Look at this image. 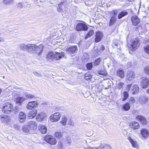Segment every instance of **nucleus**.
<instances>
[{
  "instance_id": "c03bdc74",
  "label": "nucleus",
  "mask_w": 149,
  "mask_h": 149,
  "mask_svg": "<svg viewBox=\"0 0 149 149\" xmlns=\"http://www.w3.org/2000/svg\"><path fill=\"white\" fill-rule=\"evenodd\" d=\"M63 2H61L58 5V7L57 8V10L58 12H60L62 10V5Z\"/></svg>"
},
{
  "instance_id": "4468645a",
  "label": "nucleus",
  "mask_w": 149,
  "mask_h": 149,
  "mask_svg": "<svg viewBox=\"0 0 149 149\" xmlns=\"http://www.w3.org/2000/svg\"><path fill=\"white\" fill-rule=\"evenodd\" d=\"M30 45L31 44H30L27 45H26L24 44H20L19 46V47L20 49L22 50H24L26 49V50L29 52L30 47Z\"/></svg>"
},
{
  "instance_id": "423d86ee",
  "label": "nucleus",
  "mask_w": 149,
  "mask_h": 149,
  "mask_svg": "<svg viewBox=\"0 0 149 149\" xmlns=\"http://www.w3.org/2000/svg\"><path fill=\"white\" fill-rule=\"evenodd\" d=\"M39 105L38 102L37 101H32L29 102L27 104L26 108L29 109H31L35 108Z\"/></svg>"
},
{
  "instance_id": "79ce46f5",
  "label": "nucleus",
  "mask_w": 149,
  "mask_h": 149,
  "mask_svg": "<svg viewBox=\"0 0 149 149\" xmlns=\"http://www.w3.org/2000/svg\"><path fill=\"white\" fill-rule=\"evenodd\" d=\"M100 148L101 149H107L108 148H110L109 145L107 144L101 145L100 146Z\"/></svg>"
},
{
  "instance_id": "c756f323",
  "label": "nucleus",
  "mask_w": 149,
  "mask_h": 149,
  "mask_svg": "<svg viewBox=\"0 0 149 149\" xmlns=\"http://www.w3.org/2000/svg\"><path fill=\"white\" fill-rule=\"evenodd\" d=\"M24 94L26 99H33L35 97L34 95L29 94L27 92H25Z\"/></svg>"
},
{
  "instance_id": "2f4dec72",
  "label": "nucleus",
  "mask_w": 149,
  "mask_h": 149,
  "mask_svg": "<svg viewBox=\"0 0 149 149\" xmlns=\"http://www.w3.org/2000/svg\"><path fill=\"white\" fill-rule=\"evenodd\" d=\"M67 120V118L66 116H63L62 117L60 123L63 125H66Z\"/></svg>"
},
{
  "instance_id": "1a4fd4ad",
  "label": "nucleus",
  "mask_w": 149,
  "mask_h": 149,
  "mask_svg": "<svg viewBox=\"0 0 149 149\" xmlns=\"http://www.w3.org/2000/svg\"><path fill=\"white\" fill-rule=\"evenodd\" d=\"M95 35V41L96 42L100 41L103 36V33L99 31L96 33Z\"/></svg>"
},
{
  "instance_id": "4c0bfd02",
  "label": "nucleus",
  "mask_w": 149,
  "mask_h": 149,
  "mask_svg": "<svg viewBox=\"0 0 149 149\" xmlns=\"http://www.w3.org/2000/svg\"><path fill=\"white\" fill-rule=\"evenodd\" d=\"M116 17H111L110 21L109 26L113 25L116 20Z\"/></svg>"
},
{
  "instance_id": "8fccbe9b",
  "label": "nucleus",
  "mask_w": 149,
  "mask_h": 149,
  "mask_svg": "<svg viewBox=\"0 0 149 149\" xmlns=\"http://www.w3.org/2000/svg\"><path fill=\"white\" fill-rule=\"evenodd\" d=\"M144 50L145 52L149 54V46H146L144 48Z\"/></svg>"
},
{
  "instance_id": "603ef678",
  "label": "nucleus",
  "mask_w": 149,
  "mask_h": 149,
  "mask_svg": "<svg viewBox=\"0 0 149 149\" xmlns=\"http://www.w3.org/2000/svg\"><path fill=\"white\" fill-rule=\"evenodd\" d=\"M63 143L61 142H59L58 144V147L59 148H60L61 149H62V148L63 147Z\"/></svg>"
},
{
  "instance_id": "ea45409f",
  "label": "nucleus",
  "mask_w": 149,
  "mask_h": 149,
  "mask_svg": "<svg viewBox=\"0 0 149 149\" xmlns=\"http://www.w3.org/2000/svg\"><path fill=\"white\" fill-rule=\"evenodd\" d=\"M118 13V11L116 10H115L111 12V17H116Z\"/></svg>"
},
{
  "instance_id": "b1692460",
  "label": "nucleus",
  "mask_w": 149,
  "mask_h": 149,
  "mask_svg": "<svg viewBox=\"0 0 149 149\" xmlns=\"http://www.w3.org/2000/svg\"><path fill=\"white\" fill-rule=\"evenodd\" d=\"M136 118L139 120L142 124H146V120L144 117L141 116H138L136 117Z\"/></svg>"
},
{
  "instance_id": "c85d7f7f",
  "label": "nucleus",
  "mask_w": 149,
  "mask_h": 149,
  "mask_svg": "<svg viewBox=\"0 0 149 149\" xmlns=\"http://www.w3.org/2000/svg\"><path fill=\"white\" fill-rule=\"evenodd\" d=\"M128 13L127 12L125 11H123L120 13L118 15V18L120 19L126 15L128 14Z\"/></svg>"
},
{
  "instance_id": "f257e3e1",
  "label": "nucleus",
  "mask_w": 149,
  "mask_h": 149,
  "mask_svg": "<svg viewBox=\"0 0 149 149\" xmlns=\"http://www.w3.org/2000/svg\"><path fill=\"white\" fill-rule=\"evenodd\" d=\"M44 47L42 45L38 46L33 44H31L29 52L40 55L42 52Z\"/></svg>"
},
{
  "instance_id": "20e7f679",
  "label": "nucleus",
  "mask_w": 149,
  "mask_h": 149,
  "mask_svg": "<svg viewBox=\"0 0 149 149\" xmlns=\"http://www.w3.org/2000/svg\"><path fill=\"white\" fill-rule=\"evenodd\" d=\"M61 115L58 112H56L52 114L50 116V119L52 122H56L59 120Z\"/></svg>"
},
{
  "instance_id": "393cba45",
  "label": "nucleus",
  "mask_w": 149,
  "mask_h": 149,
  "mask_svg": "<svg viewBox=\"0 0 149 149\" xmlns=\"http://www.w3.org/2000/svg\"><path fill=\"white\" fill-rule=\"evenodd\" d=\"M128 139L131 144L132 146L135 148H137L138 145L136 141H134L131 137H129Z\"/></svg>"
},
{
  "instance_id": "6e6d98bb",
  "label": "nucleus",
  "mask_w": 149,
  "mask_h": 149,
  "mask_svg": "<svg viewBox=\"0 0 149 149\" xmlns=\"http://www.w3.org/2000/svg\"><path fill=\"white\" fill-rule=\"evenodd\" d=\"M130 102L132 103H133L135 102V99L134 98L131 97L130 99Z\"/></svg>"
},
{
  "instance_id": "4be33fe9",
  "label": "nucleus",
  "mask_w": 149,
  "mask_h": 149,
  "mask_svg": "<svg viewBox=\"0 0 149 149\" xmlns=\"http://www.w3.org/2000/svg\"><path fill=\"white\" fill-rule=\"evenodd\" d=\"M1 120L2 123H3L6 124H8L10 123V117L8 116H2L1 118Z\"/></svg>"
},
{
  "instance_id": "9d476101",
  "label": "nucleus",
  "mask_w": 149,
  "mask_h": 149,
  "mask_svg": "<svg viewBox=\"0 0 149 149\" xmlns=\"http://www.w3.org/2000/svg\"><path fill=\"white\" fill-rule=\"evenodd\" d=\"M141 85L143 88H147L149 85L148 79L147 78H142L141 81Z\"/></svg>"
},
{
  "instance_id": "f3484780",
  "label": "nucleus",
  "mask_w": 149,
  "mask_h": 149,
  "mask_svg": "<svg viewBox=\"0 0 149 149\" xmlns=\"http://www.w3.org/2000/svg\"><path fill=\"white\" fill-rule=\"evenodd\" d=\"M37 113V110L34 109L30 111L28 113V117L29 119H32L35 117Z\"/></svg>"
},
{
  "instance_id": "412c9836",
  "label": "nucleus",
  "mask_w": 149,
  "mask_h": 149,
  "mask_svg": "<svg viewBox=\"0 0 149 149\" xmlns=\"http://www.w3.org/2000/svg\"><path fill=\"white\" fill-rule=\"evenodd\" d=\"M38 129L40 132L43 134H45L47 131L46 127L42 124H40L39 125Z\"/></svg>"
},
{
  "instance_id": "09e8293b",
  "label": "nucleus",
  "mask_w": 149,
  "mask_h": 149,
  "mask_svg": "<svg viewBox=\"0 0 149 149\" xmlns=\"http://www.w3.org/2000/svg\"><path fill=\"white\" fill-rule=\"evenodd\" d=\"M144 72L146 74H149V66H146L145 68Z\"/></svg>"
},
{
  "instance_id": "864d4df0",
  "label": "nucleus",
  "mask_w": 149,
  "mask_h": 149,
  "mask_svg": "<svg viewBox=\"0 0 149 149\" xmlns=\"http://www.w3.org/2000/svg\"><path fill=\"white\" fill-rule=\"evenodd\" d=\"M65 139L66 141H70L71 138L69 136L67 135L65 137Z\"/></svg>"
},
{
  "instance_id": "a18cd8bd",
  "label": "nucleus",
  "mask_w": 149,
  "mask_h": 149,
  "mask_svg": "<svg viewBox=\"0 0 149 149\" xmlns=\"http://www.w3.org/2000/svg\"><path fill=\"white\" fill-rule=\"evenodd\" d=\"M101 61V58H99L96 60L94 62V65L95 66L98 65L100 63Z\"/></svg>"
},
{
  "instance_id": "f8f14e48",
  "label": "nucleus",
  "mask_w": 149,
  "mask_h": 149,
  "mask_svg": "<svg viewBox=\"0 0 149 149\" xmlns=\"http://www.w3.org/2000/svg\"><path fill=\"white\" fill-rule=\"evenodd\" d=\"M139 40L136 39L132 42L131 44L132 49L133 50H135L139 47Z\"/></svg>"
},
{
  "instance_id": "5fc2aeb1",
  "label": "nucleus",
  "mask_w": 149,
  "mask_h": 149,
  "mask_svg": "<svg viewBox=\"0 0 149 149\" xmlns=\"http://www.w3.org/2000/svg\"><path fill=\"white\" fill-rule=\"evenodd\" d=\"M33 74L37 76L40 77L41 76V75L40 74H39L36 72H33Z\"/></svg>"
},
{
  "instance_id": "7ed1b4c3",
  "label": "nucleus",
  "mask_w": 149,
  "mask_h": 149,
  "mask_svg": "<svg viewBox=\"0 0 149 149\" xmlns=\"http://www.w3.org/2000/svg\"><path fill=\"white\" fill-rule=\"evenodd\" d=\"M44 139L46 142L51 145H55L57 143L56 139L52 136H47L45 137Z\"/></svg>"
},
{
  "instance_id": "2eb2a0df",
  "label": "nucleus",
  "mask_w": 149,
  "mask_h": 149,
  "mask_svg": "<svg viewBox=\"0 0 149 149\" xmlns=\"http://www.w3.org/2000/svg\"><path fill=\"white\" fill-rule=\"evenodd\" d=\"M54 53L55 60L60 59L62 57H63L65 55V54L64 52L58 53L55 52Z\"/></svg>"
},
{
  "instance_id": "37998d69",
  "label": "nucleus",
  "mask_w": 149,
  "mask_h": 149,
  "mask_svg": "<svg viewBox=\"0 0 149 149\" xmlns=\"http://www.w3.org/2000/svg\"><path fill=\"white\" fill-rule=\"evenodd\" d=\"M23 130L24 132H28L29 131L30 129L29 128L28 126L24 125L23 126Z\"/></svg>"
},
{
  "instance_id": "bb28decb",
  "label": "nucleus",
  "mask_w": 149,
  "mask_h": 149,
  "mask_svg": "<svg viewBox=\"0 0 149 149\" xmlns=\"http://www.w3.org/2000/svg\"><path fill=\"white\" fill-rule=\"evenodd\" d=\"M148 98L145 97H140L139 100L141 104H143L147 102L148 101Z\"/></svg>"
},
{
  "instance_id": "5701e85b",
  "label": "nucleus",
  "mask_w": 149,
  "mask_h": 149,
  "mask_svg": "<svg viewBox=\"0 0 149 149\" xmlns=\"http://www.w3.org/2000/svg\"><path fill=\"white\" fill-rule=\"evenodd\" d=\"M141 131V134L143 138H146L148 136L149 133L147 129H143Z\"/></svg>"
},
{
  "instance_id": "6e6552de",
  "label": "nucleus",
  "mask_w": 149,
  "mask_h": 149,
  "mask_svg": "<svg viewBox=\"0 0 149 149\" xmlns=\"http://www.w3.org/2000/svg\"><path fill=\"white\" fill-rule=\"evenodd\" d=\"M77 47L75 46H74L67 48L66 51L68 54H70L72 56H73L72 54L75 53L77 52Z\"/></svg>"
},
{
  "instance_id": "0eeeda50",
  "label": "nucleus",
  "mask_w": 149,
  "mask_h": 149,
  "mask_svg": "<svg viewBox=\"0 0 149 149\" xmlns=\"http://www.w3.org/2000/svg\"><path fill=\"white\" fill-rule=\"evenodd\" d=\"M28 125L30 130L35 131L37 129V124L35 121L29 122Z\"/></svg>"
},
{
  "instance_id": "de8ad7c7",
  "label": "nucleus",
  "mask_w": 149,
  "mask_h": 149,
  "mask_svg": "<svg viewBox=\"0 0 149 149\" xmlns=\"http://www.w3.org/2000/svg\"><path fill=\"white\" fill-rule=\"evenodd\" d=\"M86 66L88 70H91L92 68L93 65L91 63H90L87 64Z\"/></svg>"
},
{
  "instance_id": "6ab92c4d",
  "label": "nucleus",
  "mask_w": 149,
  "mask_h": 149,
  "mask_svg": "<svg viewBox=\"0 0 149 149\" xmlns=\"http://www.w3.org/2000/svg\"><path fill=\"white\" fill-rule=\"evenodd\" d=\"M135 77V74L132 71H129L127 72V77L129 80H132Z\"/></svg>"
},
{
  "instance_id": "bf43d9fd",
  "label": "nucleus",
  "mask_w": 149,
  "mask_h": 149,
  "mask_svg": "<svg viewBox=\"0 0 149 149\" xmlns=\"http://www.w3.org/2000/svg\"><path fill=\"white\" fill-rule=\"evenodd\" d=\"M4 40L3 38L2 37H0V42H4Z\"/></svg>"
},
{
  "instance_id": "49530a36",
  "label": "nucleus",
  "mask_w": 149,
  "mask_h": 149,
  "mask_svg": "<svg viewBox=\"0 0 149 149\" xmlns=\"http://www.w3.org/2000/svg\"><path fill=\"white\" fill-rule=\"evenodd\" d=\"M123 83L119 82L116 85V87L117 88L120 89L123 87Z\"/></svg>"
},
{
  "instance_id": "aec40b11",
  "label": "nucleus",
  "mask_w": 149,
  "mask_h": 149,
  "mask_svg": "<svg viewBox=\"0 0 149 149\" xmlns=\"http://www.w3.org/2000/svg\"><path fill=\"white\" fill-rule=\"evenodd\" d=\"M18 118L20 121L21 122H24L26 119V115L24 112H20L19 114Z\"/></svg>"
},
{
  "instance_id": "58836bf2",
  "label": "nucleus",
  "mask_w": 149,
  "mask_h": 149,
  "mask_svg": "<svg viewBox=\"0 0 149 149\" xmlns=\"http://www.w3.org/2000/svg\"><path fill=\"white\" fill-rule=\"evenodd\" d=\"M119 45L118 43V40L116 39H115L113 41V43L112 44L113 47L114 48H116Z\"/></svg>"
},
{
  "instance_id": "473e14b6",
  "label": "nucleus",
  "mask_w": 149,
  "mask_h": 149,
  "mask_svg": "<svg viewBox=\"0 0 149 149\" xmlns=\"http://www.w3.org/2000/svg\"><path fill=\"white\" fill-rule=\"evenodd\" d=\"M26 99L24 97H19L17 98L16 102L17 103H19L20 104H21V102L24 101Z\"/></svg>"
},
{
  "instance_id": "9b49d317",
  "label": "nucleus",
  "mask_w": 149,
  "mask_h": 149,
  "mask_svg": "<svg viewBox=\"0 0 149 149\" xmlns=\"http://www.w3.org/2000/svg\"><path fill=\"white\" fill-rule=\"evenodd\" d=\"M131 20L133 25L134 26L137 25L140 22V19L136 15L132 16Z\"/></svg>"
},
{
  "instance_id": "680f3d73",
  "label": "nucleus",
  "mask_w": 149,
  "mask_h": 149,
  "mask_svg": "<svg viewBox=\"0 0 149 149\" xmlns=\"http://www.w3.org/2000/svg\"><path fill=\"white\" fill-rule=\"evenodd\" d=\"M104 49V47L103 46H102V50H103Z\"/></svg>"
},
{
  "instance_id": "4d7b16f0",
  "label": "nucleus",
  "mask_w": 149,
  "mask_h": 149,
  "mask_svg": "<svg viewBox=\"0 0 149 149\" xmlns=\"http://www.w3.org/2000/svg\"><path fill=\"white\" fill-rule=\"evenodd\" d=\"M69 124L70 125L74 126V123L72 120H70L69 121Z\"/></svg>"
},
{
  "instance_id": "f704fd0d",
  "label": "nucleus",
  "mask_w": 149,
  "mask_h": 149,
  "mask_svg": "<svg viewBox=\"0 0 149 149\" xmlns=\"http://www.w3.org/2000/svg\"><path fill=\"white\" fill-rule=\"evenodd\" d=\"M94 33V32L93 31V30H91L89 31L86 36L85 37V39H87L90 37L93 36Z\"/></svg>"
},
{
  "instance_id": "7c9ffc66",
  "label": "nucleus",
  "mask_w": 149,
  "mask_h": 149,
  "mask_svg": "<svg viewBox=\"0 0 149 149\" xmlns=\"http://www.w3.org/2000/svg\"><path fill=\"white\" fill-rule=\"evenodd\" d=\"M82 59V61L83 62H87L89 60V56L87 53H84Z\"/></svg>"
},
{
  "instance_id": "72a5a7b5",
  "label": "nucleus",
  "mask_w": 149,
  "mask_h": 149,
  "mask_svg": "<svg viewBox=\"0 0 149 149\" xmlns=\"http://www.w3.org/2000/svg\"><path fill=\"white\" fill-rule=\"evenodd\" d=\"M123 109L125 111L129 110L130 109V106L128 103H127L123 106Z\"/></svg>"
},
{
  "instance_id": "ddd939ff",
  "label": "nucleus",
  "mask_w": 149,
  "mask_h": 149,
  "mask_svg": "<svg viewBox=\"0 0 149 149\" xmlns=\"http://www.w3.org/2000/svg\"><path fill=\"white\" fill-rule=\"evenodd\" d=\"M46 116V114L44 112H41L38 114L36 116V119L38 121H43L44 118Z\"/></svg>"
},
{
  "instance_id": "e2e57ef3",
  "label": "nucleus",
  "mask_w": 149,
  "mask_h": 149,
  "mask_svg": "<svg viewBox=\"0 0 149 149\" xmlns=\"http://www.w3.org/2000/svg\"><path fill=\"white\" fill-rule=\"evenodd\" d=\"M68 144H70V142H68Z\"/></svg>"
},
{
  "instance_id": "a878e982",
  "label": "nucleus",
  "mask_w": 149,
  "mask_h": 149,
  "mask_svg": "<svg viewBox=\"0 0 149 149\" xmlns=\"http://www.w3.org/2000/svg\"><path fill=\"white\" fill-rule=\"evenodd\" d=\"M139 88L138 86L137 85H135L133 86V88L131 91V92L133 95H134L139 92Z\"/></svg>"
},
{
  "instance_id": "052dcab7",
  "label": "nucleus",
  "mask_w": 149,
  "mask_h": 149,
  "mask_svg": "<svg viewBox=\"0 0 149 149\" xmlns=\"http://www.w3.org/2000/svg\"><path fill=\"white\" fill-rule=\"evenodd\" d=\"M147 92L149 94V89L147 90Z\"/></svg>"
},
{
  "instance_id": "dca6fc26",
  "label": "nucleus",
  "mask_w": 149,
  "mask_h": 149,
  "mask_svg": "<svg viewBox=\"0 0 149 149\" xmlns=\"http://www.w3.org/2000/svg\"><path fill=\"white\" fill-rule=\"evenodd\" d=\"M54 53L53 52H49L46 55L47 59L49 61L55 60Z\"/></svg>"
},
{
  "instance_id": "3c124183",
  "label": "nucleus",
  "mask_w": 149,
  "mask_h": 149,
  "mask_svg": "<svg viewBox=\"0 0 149 149\" xmlns=\"http://www.w3.org/2000/svg\"><path fill=\"white\" fill-rule=\"evenodd\" d=\"M99 74L103 75H106L107 74V73L106 71H100L98 72Z\"/></svg>"
},
{
  "instance_id": "13d9d810",
  "label": "nucleus",
  "mask_w": 149,
  "mask_h": 149,
  "mask_svg": "<svg viewBox=\"0 0 149 149\" xmlns=\"http://www.w3.org/2000/svg\"><path fill=\"white\" fill-rule=\"evenodd\" d=\"M132 86V84H129L127 86V89L128 91L129 90L130 87Z\"/></svg>"
},
{
  "instance_id": "39448f33",
  "label": "nucleus",
  "mask_w": 149,
  "mask_h": 149,
  "mask_svg": "<svg viewBox=\"0 0 149 149\" xmlns=\"http://www.w3.org/2000/svg\"><path fill=\"white\" fill-rule=\"evenodd\" d=\"M88 27L86 24L84 23H79L76 26V29L77 31H86L87 30Z\"/></svg>"
},
{
  "instance_id": "c9c22d12",
  "label": "nucleus",
  "mask_w": 149,
  "mask_h": 149,
  "mask_svg": "<svg viewBox=\"0 0 149 149\" xmlns=\"http://www.w3.org/2000/svg\"><path fill=\"white\" fill-rule=\"evenodd\" d=\"M55 136L58 139H61L62 137V134L61 132H58L55 133Z\"/></svg>"
},
{
  "instance_id": "e433bc0d",
  "label": "nucleus",
  "mask_w": 149,
  "mask_h": 149,
  "mask_svg": "<svg viewBox=\"0 0 149 149\" xmlns=\"http://www.w3.org/2000/svg\"><path fill=\"white\" fill-rule=\"evenodd\" d=\"M123 97L122 99L123 101H125L129 96V94L128 92L126 91L124 92L123 93Z\"/></svg>"
},
{
  "instance_id": "a19ab883",
  "label": "nucleus",
  "mask_w": 149,
  "mask_h": 149,
  "mask_svg": "<svg viewBox=\"0 0 149 149\" xmlns=\"http://www.w3.org/2000/svg\"><path fill=\"white\" fill-rule=\"evenodd\" d=\"M85 78L86 80H88L91 79L92 76L89 72H87L85 74Z\"/></svg>"
},
{
  "instance_id": "f03ea898",
  "label": "nucleus",
  "mask_w": 149,
  "mask_h": 149,
  "mask_svg": "<svg viewBox=\"0 0 149 149\" xmlns=\"http://www.w3.org/2000/svg\"><path fill=\"white\" fill-rule=\"evenodd\" d=\"M13 110V105L9 103H5L2 109L3 112L5 113H9Z\"/></svg>"
},
{
  "instance_id": "a211bd4d",
  "label": "nucleus",
  "mask_w": 149,
  "mask_h": 149,
  "mask_svg": "<svg viewBox=\"0 0 149 149\" xmlns=\"http://www.w3.org/2000/svg\"><path fill=\"white\" fill-rule=\"evenodd\" d=\"M130 127L134 129H138L140 127V125L136 121H133L130 123Z\"/></svg>"
},
{
  "instance_id": "cd10ccee",
  "label": "nucleus",
  "mask_w": 149,
  "mask_h": 149,
  "mask_svg": "<svg viewBox=\"0 0 149 149\" xmlns=\"http://www.w3.org/2000/svg\"><path fill=\"white\" fill-rule=\"evenodd\" d=\"M117 74L118 76L123 78L124 76V72L122 70H118L117 72Z\"/></svg>"
}]
</instances>
